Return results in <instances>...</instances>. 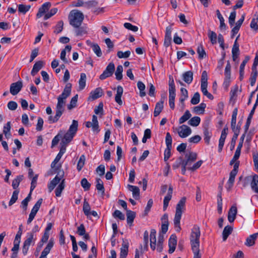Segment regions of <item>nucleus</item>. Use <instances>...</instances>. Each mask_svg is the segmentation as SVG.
<instances>
[{"mask_svg":"<svg viewBox=\"0 0 258 258\" xmlns=\"http://www.w3.org/2000/svg\"><path fill=\"white\" fill-rule=\"evenodd\" d=\"M72 89V84L67 83L62 92L57 97V103L55 108V115L54 116H49L48 120L49 123L56 122L64 111V107L66 99L70 95Z\"/></svg>","mask_w":258,"mask_h":258,"instance_id":"obj_1","label":"nucleus"},{"mask_svg":"<svg viewBox=\"0 0 258 258\" xmlns=\"http://www.w3.org/2000/svg\"><path fill=\"white\" fill-rule=\"evenodd\" d=\"M200 228L197 225H195L191 229L190 235V242L193 253H200Z\"/></svg>","mask_w":258,"mask_h":258,"instance_id":"obj_2","label":"nucleus"},{"mask_svg":"<svg viewBox=\"0 0 258 258\" xmlns=\"http://www.w3.org/2000/svg\"><path fill=\"white\" fill-rule=\"evenodd\" d=\"M186 198L182 197L178 202L176 207V213L174 219V224L175 230L179 232L181 230L180 219L182 212L185 210Z\"/></svg>","mask_w":258,"mask_h":258,"instance_id":"obj_3","label":"nucleus"},{"mask_svg":"<svg viewBox=\"0 0 258 258\" xmlns=\"http://www.w3.org/2000/svg\"><path fill=\"white\" fill-rule=\"evenodd\" d=\"M84 19V14L78 10H72L69 15L70 24L74 28L81 26Z\"/></svg>","mask_w":258,"mask_h":258,"instance_id":"obj_4","label":"nucleus"},{"mask_svg":"<svg viewBox=\"0 0 258 258\" xmlns=\"http://www.w3.org/2000/svg\"><path fill=\"white\" fill-rule=\"evenodd\" d=\"M78 122L76 120H73L67 132L64 134L61 142L64 145H67L73 139L78 130Z\"/></svg>","mask_w":258,"mask_h":258,"instance_id":"obj_5","label":"nucleus"},{"mask_svg":"<svg viewBox=\"0 0 258 258\" xmlns=\"http://www.w3.org/2000/svg\"><path fill=\"white\" fill-rule=\"evenodd\" d=\"M36 240V235H33L32 233H27L26 239L24 241L22 247V252L24 255L27 253L30 245L31 244H34Z\"/></svg>","mask_w":258,"mask_h":258,"instance_id":"obj_6","label":"nucleus"},{"mask_svg":"<svg viewBox=\"0 0 258 258\" xmlns=\"http://www.w3.org/2000/svg\"><path fill=\"white\" fill-rule=\"evenodd\" d=\"M115 71V65L113 62H110L103 71V73L100 75L99 79L103 80L106 78L111 77Z\"/></svg>","mask_w":258,"mask_h":258,"instance_id":"obj_7","label":"nucleus"},{"mask_svg":"<svg viewBox=\"0 0 258 258\" xmlns=\"http://www.w3.org/2000/svg\"><path fill=\"white\" fill-rule=\"evenodd\" d=\"M179 136L182 138H185L190 135L191 133V128L186 125L183 124L177 128H176Z\"/></svg>","mask_w":258,"mask_h":258,"instance_id":"obj_8","label":"nucleus"},{"mask_svg":"<svg viewBox=\"0 0 258 258\" xmlns=\"http://www.w3.org/2000/svg\"><path fill=\"white\" fill-rule=\"evenodd\" d=\"M228 128L227 126H225L221 132V135L219 141L218 151L221 152L223 149L225 139L228 134Z\"/></svg>","mask_w":258,"mask_h":258,"instance_id":"obj_9","label":"nucleus"},{"mask_svg":"<svg viewBox=\"0 0 258 258\" xmlns=\"http://www.w3.org/2000/svg\"><path fill=\"white\" fill-rule=\"evenodd\" d=\"M23 87L22 81H17L12 83L10 86V92L13 95H17Z\"/></svg>","mask_w":258,"mask_h":258,"instance_id":"obj_10","label":"nucleus"},{"mask_svg":"<svg viewBox=\"0 0 258 258\" xmlns=\"http://www.w3.org/2000/svg\"><path fill=\"white\" fill-rule=\"evenodd\" d=\"M51 6L50 2H46L44 3L39 9L38 12L36 15L37 18L41 17L46 12L48 11Z\"/></svg>","mask_w":258,"mask_h":258,"instance_id":"obj_11","label":"nucleus"},{"mask_svg":"<svg viewBox=\"0 0 258 258\" xmlns=\"http://www.w3.org/2000/svg\"><path fill=\"white\" fill-rule=\"evenodd\" d=\"M173 192V187L171 185H170L168 190L167 195L165 197L163 200V210L165 211L168 206L169 202L171 199L172 195Z\"/></svg>","mask_w":258,"mask_h":258,"instance_id":"obj_12","label":"nucleus"},{"mask_svg":"<svg viewBox=\"0 0 258 258\" xmlns=\"http://www.w3.org/2000/svg\"><path fill=\"white\" fill-rule=\"evenodd\" d=\"M173 192V187L171 185H170L168 190L167 195L165 197L163 200V210L165 211L168 206L169 202L171 199L172 195Z\"/></svg>","mask_w":258,"mask_h":258,"instance_id":"obj_13","label":"nucleus"},{"mask_svg":"<svg viewBox=\"0 0 258 258\" xmlns=\"http://www.w3.org/2000/svg\"><path fill=\"white\" fill-rule=\"evenodd\" d=\"M63 175V172L61 175H60L58 176L57 175L55 176V177L50 182V183L48 185V188L49 189V192L52 191V190L54 188L55 186L59 183L61 179L62 176Z\"/></svg>","mask_w":258,"mask_h":258,"instance_id":"obj_14","label":"nucleus"},{"mask_svg":"<svg viewBox=\"0 0 258 258\" xmlns=\"http://www.w3.org/2000/svg\"><path fill=\"white\" fill-rule=\"evenodd\" d=\"M44 65L43 61L39 60L35 63L33 66V69L31 72V75L32 76H35L37 73L42 68Z\"/></svg>","mask_w":258,"mask_h":258,"instance_id":"obj_15","label":"nucleus"},{"mask_svg":"<svg viewBox=\"0 0 258 258\" xmlns=\"http://www.w3.org/2000/svg\"><path fill=\"white\" fill-rule=\"evenodd\" d=\"M102 94V89L100 87L97 88L91 92L89 98H91L92 100H95L101 97Z\"/></svg>","mask_w":258,"mask_h":258,"instance_id":"obj_16","label":"nucleus"},{"mask_svg":"<svg viewBox=\"0 0 258 258\" xmlns=\"http://www.w3.org/2000/svg\"><path fill=\"white\" fill-rule=\"evenodd\" d=\"M204 136L205 143L209 145L210 144V139L212 136V133L209 130V125L207 124L204 126Z\"/></svg>","mask_w":258,"mask_h":258,"instance_id":"obj_17","label":"nucleus"},{"mask_svg":"<svg viewBox=\"0 0 258 258\" xmlns=\"http://www.w3.org/2000/svg\"><path fill=\"white\" fill-rule=\"evenodd\" d=\"M237 208L236 206H232L231 207L228 212V219L229 222L232 223L234 221L237 214Z\"/></svg>","mask_w":258,"mask_h":258,"instance_id":"obj_18","label":"nucleus"},{"mask_svg":"<svg viewBox=\"0 0 258 258\" xmlns=\"http://www.w3.org/2000/svg\"><path fill=\"white\" fill-rule=\"evenodd\" d=\"M127 188L129 190L132 191L133 197L136 200L140 198V189L138 186L128 184Z\"/></svg>","mask_w":258,"mask_h":258,"instance_id":"obj_19","label":"nucleus"},{"mask_svg":"<svg viewBox=\"0 0 258 258\" xmlns=\"http://www.w3.org/2000/svg\"><path fill=\"white\" fill-rule=\"evenodd\" d=\"M193 72L191 71H187L182 74L183 81L187 84H190L193 80Z\"/></svg>","mask_w":258,"mask_h":258,"instance_id":"obj_20","label":"nucleus"},{"mask_svg":"<svg viewBox=\"0 0 258 258\" xmlns=\"http://www.w3.org/2000/svg\"><path fill=\"white\" fill-rule=\"evenodd\" d=\"M258 236V233H254L249 236L246 239L245 244L247 246H251L255 243V241Z\"/></svg>","mask_w":258,"mask_h":258,"instance_id":"obj_21","label":"nucleus"},{"mask_svg":"<svg viewBox=\"0 0 258 258\" xmlns=\"http://www.w3.org/2000/svg\"><path fill=\"white\" fill-rule=\"evenodd\" d=\"M122 93H123L122 87L120 86H117V90H116V94L115 97V100L119 105L122 104V101L121 99Z\"/></svg>","mask_w":258,"mask_h":258,"instance_id":"obj_22","label":"nucleus"},{"mask_svg":"<svg viewBox=\"0 0 258 258\" xmlns=\"http://www.w3.org/2000/svg\"><path fill=\"white\" fill-rule=\"evenodd\" d=\"M163 104L164 101L161 100L159 102H158L155 105L154 111V116L155 117H157L158 116L163 108Z\"/></svg>","mask_w":258,"mask_h":258,"instance_id":"obj_23","label":"nucleus"},{"mask_svg":"<svg viewBox=\"0 0 258 258\" xmlns=\"http://www.w3.org/2000/svg\"><path fill=\"white\" fill-rule=\"evenodd\" d=\"M251 188L255 193L258 194V175L254 174L250 183Z\"/></svg>","mask_w":258,"mask_h":258,"instance_id":"obj_24","label":"nucleus"},{"mask_svg":"<svg viewBox=\"0 0 258 258\" xmlns=\"http://www.w3.org/2000/svg\"><path fill=\"white\" fill-rule=\"evenodd\" d=\"M233 230V228L231 226H226L225 227L223 232H222V238L223 241H226L229 236L230 234L232 233Z\"/></svg>","mask_w":258,"mask_h":258,"instance_id":"obj_25","label":"nucleus"},{"mask_svg":"<svg viewBox=\"0 0 258 258\" xmlns=\"http://www.w3.org/2000/svg\"><path fill=\"white\" fill-rule=\"evenodd\" d=\"M126 221L128 224L130 225H132L134 222V219L136 217V213L131 210H127L126 211Z\"/></svg>","mask_w":258,"mask_h":258,"instance_id":"obj_26","label":"nucleus"},{"mask_svg":"<svg viewBox=\"0 0 258 258\" xmlns=\"http://www.w3.org/2000/svg\"><path fill=\"white\" fill-rule=\"evenodd\" d=\"M92 130L94 132H96L98 133L99 132V123L97 119V117L95 115H93L92 116Z\"/></svg>","mask_w":258,"mask_h":258,"instance_id":"obj_27","label":"nucleus"},{"mask_svg":"<svg viewBox=\"0 0 258 258\" xmlns=\"http://www.w3.org/2000/svg\"><path fill=\"white\" fill-rule=\"evenodd\" d=\"M181 96L179 98V101L182 104L183 107L184 106V101L188 98V92L187 90L184 88H181L180 89Z\"/></svg>","mask_w":258,"mask_h":258,"instance_id":"obj_28","label":"nucleus"},{"mask_svg":"<svg viewBox=\"0 0 258 258\" xmlns=\"http://www.w3.org/2000/svg\"><path fill=\"white\" fill-rule=\"evenodd\" d=\"M24 176L23 175H20L17 176L12 181V187L15 190H18L17 188L20 184L21 181L23 180Z\"/></svg>","mask_w":258,"mask_h":258,"instance_id":"obj_29","label":"nucleus"},{"mask_svg":"<svg viewBox=\"0 0 258 258\" xmlns=\"http://www.w3.org/2000/svg\"><path fill=\"white\" fill-rule=\"evenodd\" d=\"M86 75L85 73H81L79 81V88L80 90H83L86 86Z\"/></svg>","mask_w":258,"mask_h":258,"instance_id":"obj_30","label":"nucleus"},{"mask_svg":"<svg viewBox=\"0 0 258 258\" xmlns=\"http://www.w3.org/2000/svg\"><path fill=\"white\" fill-rule=\"evenodd\" d=\"M255 109L254 108L252 107V108L248 116V117L247 118V120H246V123H245V124L244 125L245 134H246L248 128H249V125H250V122H251V120L252 119V116H253V115L254 114V112L255 111Z\"/></svg>","mask_w":258,"mask_h":258,"instance_id":"obj_31","label":"nucleus"},{"mask_svg":"<svg viewBox=\"0 0 258 258\" xmlns=\"http://www.w3.org/2000/svg\"><path fill=\"white\" fill-rule=\"evenodd\" d=\"M128 244L122 243L120 248V258H126L128 253Z\"/></svg>","mask_w":258,"mask_h":258,"instance_id":"obj_32","label":"nucleus"},{"mask_svg":"<svg viewBox=\"0 0 258 258\" xmlns=\"http://www.w3.org/2000/svg\"><path fill=\"white\" fill-rule=\"evenodd\" d=\"M65 186L64 179H63L59 184L55 190V196L56 197H60L62 190L64 189Z\"/></svg>","mask_w":258,"mask_h":258,"instance_id":"obj_33","label":"nucleus"},{"mask_svg":"<svg viewBox=\"0 0 258 258\" xmlns=\"http://www.w3.org/2000/svg\"><path fill=\"white\" fill-rule=\"evenodd\" d=\"M206 107V104L205 103H201L199 105L194 108V111L197 114H203Z\"/></svg>","mask_w":258,"mask_h":258,"instance_id":"obj_34","label":"nucleus"},{"mask_svg":"<svg viewBox=\"0 0 258 258\" xmlns=\"http://www.w3.org/2000/svg\"><path fill=\"white\" fill-rule=\"evenodd\" d=\"M96 189L98 191H100L101 192V194L102 195H104L105 193V189L103 185V182L102 181V180L99 178H97L96 179Z\"/></svg>","mask_w":258,"mask_h":258,"instance_id":"obj_35","label":"nucleus"},{"mask_svg":"<svg viewBox=\"0 0 258 258\" xmlns=\"http://www.w3.org/2000/svg\"><path fill=\"white\" fill-rule=\"evenodd\" d=\"M63 133L64 132L63 131H60L58 134L54 137L52 140L51 148H53L58 143L60 139L62 138Z\"/></svg>","mask_w":258,"mask_h":258,"instance_id":"obj_36","label":"nucleus"},{"mask_svg":"<svg viewBox=\"0 0 258 258\" xmlns=\"http://www.w3.org/2000/svg\"><path fill=\"white\" fill-rule=\"evenodd\" d=\"M257 22L258 15L256 13L254 15L253 18H252L250 25V28L256 31L258 30Z\"/></svg>","mask_w":258,"mask_h":258,"instance_id":"obj_37","label":"nucleus"},{"mask_svg":"<svg viewBox=\"0 0 258 258\" xmlns=\"http://www.w3.org/2000/svg\"><path fill=\"white\" fill-rule=\"evenodd\" d=\"M216 12L217 16L220 21V28L221 29H225L226 26L224 23V18L219 10H217Z\"/></svg>","mask_w":258,"mask_h":258,"instance_id":"obj_38","label":"nucleus"},{"mask_svg":"<svg viewBox=\"0 0 258 258\" xmlns=\"http://www.w3.org/2000/svg\"><path fill=\"white\" fill-rule=\"evenodd\" d=\"M208 36L212 44H215L217 43V35L215 32L209 30L208 32Z\"/></svg>","mask_w":258,"mask_h":258,"instance_id":"obj_39","label":"nucleus"},{"mask_svg":"<svg viewBox=\"0 0 258 258\" xmlns=\"http://www.w3.org/2000/svg\"><path fill=\"white\" fill-rule=\"evenodd\" d=\"M163 241H164V235L163 234H161V233H159V235L158 236L157 247V250L159 252H161L163 250Z\"/></svg>","mask_w":258,"mask_h":258,"instance_id":"obj_40","label":"nucleus"},{"mask_svg":"<svg viewBox=\"0 0 258 258\" xmlns=\"http://www.w3.org/2000/svg\"><path fill=\"white\" fill-rule=\"evenodd\" d=\"M18 12L20 13L25 14L31 8L30 5H25L23 4H20L18 5Z\"/></svg>","mask_w":258,"mask_h":258,"instance_id":"obj_41","label":"nucleus"},{"mask_svg":"<svg viewBox=\"0 0 258 258\" xmlns=\"http://www.w3.org/2000/svg\"><path fill=\"white\" fill-rule=\"evenodd\" d=\"M11 122L8 121L6 124L4 126L3 129V133L5 134V136L6 138L8 139L11 136V134L10 133V130H11Z\"/></svg>","mask_w":258,"mask_h":258,"instance_id":"obj_42","label":"nucleus"},{"mask_svg":"<svg viewBox=\"0 0 258 258\" xmlns=\"http://www.w3.org/2000/svg\"><path fill=\"white\" fill-rule=\"evenodd\" d=\"M201 121V118L199 116H194L188 121V124L192 126H197Z\"/></svg>","mask_w":258,"mask_h":258,"instance_id":"obj_43","label":"nucleus"},{"mask_svg":"<svg viewBox=\"0 0 258 258\" xmlns=\"http://www.w3.org/2000/svg\"><path fill=\"white\" fill-rule=\"evenodd\" d=\"M191 115L189 110H187L184 114L179 118V123L182 124L190 118Z\"/></svg>","mask_w":258,"mask_h":258,"instance_id":"obj_44","label":"nucleus"},{"mask_svg":"<svg viewBox=\"0 0 258 258\" xmlns=\"http://www.w3.org/2000/svg\"><path fill=\"white\" fill-rule=\"evenodd\" d=\"M53 244L54 243L53 240L50 239L47 245L43 249L41 253L47 255L50 252V251L51 249L52 248Z\"/></svg>","mask_w":258,"mask_h":258,"instance_id":"obj_45","label":"nucleus"},{"mask_svg":"<svg viewBox=\"0 0 258 258\" xmlns=\"http://www.w3.org/2000/svg\"><path fill=\"white\" fill-rule=\"evenodd\" d=\"M208 85H201V91L205 96H206L209 99L212 100L214 98L213 96L207 90Z\"/></svg>","mask_w":258,"mask_h":258,"instance_id":"obj_46","label":"nucleus"},{"mask_svg":"<svg viewBox=\"0 0 258 258\" xmlns=\"http://www.w3.org/2000/svg\"><path fill=\"white\" fill-rule=\"evenodd\" d=\"M90 206L88 202L86 201V199L85 200L83 204V211L84 212V214L89 216L90 215Z\"/></svg>","mask_w":258,"mask_h":258,"instance_id":"obj_47","label":"nucleus"},{"mask_svg":"<svg viewBox=\"0 0 258 258\" xmlns=\"http://www.w3.org/2000/svg\"><path fill=\"white\" fill-rule=\"evenodd\" d=\"M185 158L190 163L195 161L197 158V154L195 152H190L188 154H186Z\"/></svg>","mask_w":258,"mask_h":258,"instance_id":"obj_48","label":"nucleus"},{"mask_svg":"<svg viewBox=\"0 0 258 258\" xmlns=\"http://www.w3.org/2000/svg\"><path fill=\"white\" fill-rule=\"evenodd\" d=\"M137 87L140 90V95L143 97L146 95V92H145V85L141 81H139L137 83Z\"/></svg>","mask_w":258,"mask_h":258,"instance_id":"obj_49","label":"nucleus"},{"mask_svg":"<svg viewBox=\"0 0 258 258\" xmlns=\"http://www.w3.org/2000/svg\"><path fill=\"white\" fill-rule=\"evenodd\" d=\"M19 193V190H15L13 191L12 196L11 200L9 203V206H11L17 201V200H18Z\"/></svg>","mask_w":258,"mask_h":258,"instance_id":"obj_50","label":"nucleus"},{"mask_svg":"<svg viewBox=\"0 0 258 258\" xmlns=\"http://www.w3.org/2000/svg\"><path fill=\"white\" fill-rule=\"evenodd\" d=\"M236 120H231V127L234 135H239L240 133L239 125H236Z\"/></svg>","mask_w":258,"mask_h":258,"instance_id":"obj_51","label":"nucleus"},{"mask_svg":"<svg viewBox=\"0 0 258 258\" xmlns=\"http://www.w3.org/2000/svg\"><path fill=\"white\" fill-rule=\"evenodd\" d=\"M98 5V2L96 0H91L85 3L84 7L89 9L96 7Z\"/></svg>","mask_w":258,"mask_h":258,"instance_id":"obj_52","label":"nucleus"},{"mask_svg":"<svg viewBox=\"0 0 258 258\" xmlns=\"http://www.w3.org/2000/svg\"><path fill=\"white\" fill-rule=\"evenodd\" d=\"M123 72V68L122 66L119 65L117 67L116 72H115V75L116 79L117 80H120L122 78V73Z\"/></svg>","mask_w":258,"mask_h":258,"instance_id":"obj_53","label":"nucleus"},{"mask_svg":"<svg viewBox=\"0 0 258 258\" xmlns=\"http://www.w3.org/2000/svg\"><path fill=\"white\" fill-rule=\"evenodd\" d=\"M91 47L94 52L98 57L101 56L102 53L99 46L97 44H93L91 45Z\"/></svg>","mask_w":258,"mask_h":258,"instance_id":"obj_54","label":"nucleus"},{"mask_svg":"<svg viewBox=\"0 0 258 258\" xmlns=\"http://www.w3.org/2000/svg\"><path fill=\"white\" fill-rule=\"evenodd\" d=\"M197 53L199 54V57L200 59H203L206 56V52L202 44L198 46L197 48Z\"/></svg>","mask_w":258,"mask_h":258,"instance_id":"obj_55","label":"nucleus"},{"mask_svg":"<svg viewBox=\"0 0 258 258\" xmlns=\"http://www.w3.org/2000/svg\"><path fill=\"white\" fill-rule=\"evenodd\" d=\"M77 28V29L75 30V33L76 36H83V35L86 34L87 33L86 27L80 26L79 28Z\"/></svg>","mask_w":258,"mask_h":258,"instance_id":"obj_56","label":"nucleus"},{"mask_svg":"<svg viewBox=\"0 0 258 258\" xmlns=\"http://www.w3.org/2000/svg\"><path fill=\"white\" fill-rule=\"evenodd\" d=\"M78 95L76 94L75 96H74L70 102V104L68 106V108L69 110L75 108L77 105V102L78 101Z\"/></svg>","mask_w":258,"mask_h":258,"instance_id":"obj_57","label":"nucleus"},{"mask_svg":"<svg viewBox=\"0 0 258 258\" xmlns=\"http://www.w3.org/2000/svg\"><path fill=\"white\" fill-rule=\"evenodd\" d=\"M31 193L30 192L28 196L22 201L21 203V207L25 211L27 209V206L28 204V202L30 201L31 199Z\"/></svg>","mask_w":258,"mask_h":258,"instance_id":"obj_58","label":"nucleus"},{"mask_svg":"<svg viewBox=\"0 0 258 258\" xmlns=\"http://www.w3.org/2000/svg\"><path fill=\"white\" fill-rule=\"evenodd\" d=\"M85 157L82 155L80 157L77 164V169L79 171H81L85 164Z\"/></svg>","mask_w":258,"mask_h":258,"instance_id":"obj_59","label":"nucleus"},{"mask_svg":"<svg viewBox=\"0 0 258 258\" xmlns=\"http://www.w3.org/2000/svg\"><path fill=\"white\" fill-rule=\"evenodd\" d=\"M57 11L58 10L56 8L51 9L49 12L45 14L44 16V20H46L48 19L49 18L53 16L54 15H55L57 13Z\"/></svg>","mask_w":258,"mask_h":258,"instance_id":"obj_60","label":"nucleus"},{"mask_svg":"<svg viewBox=\"0 0 258 258\" xmlns=\"http://www.w3.org/2000/svg\"><path fill=\"white\" fill-rule=\"evenodd\" d=\"M112 216L115 218H118L120 220H124L125 219L124 215L119 210H116L112 214Z\"/></svg>","mask_w":258,"mask_h":258,"instance_id":"obj_61","label":"nucleus"},{"mask_svg":"<svg viewBox=\"0 0 258 258\" xmlns=\"http://www.w3.org/2000/svg\"><path fill=\"white\" fill-rule=\"evenodd\" d=\"M200 100V95L199 92H196L194 94L193 97L191 98L190 102L193 105L197 104L199 103Z\"/></svg>","mask_w":258,"mask_h":258,"instance_id":"obj_62","label":"nucleus"},{"mask_svg":"<svg viewBox=\"0 0 258 258\" xmlns=\"http://www.w3.org/2000/svg\"><path fill=\"white\" fill-rule=\"evenodd\" d=\"M94 112L96 114H100L101 115L103 114V103L102 102H100L98 105L95 107Z\"/></svg>","mask_w":258,"mask_h":258,"instance_id":"obj_63","label":"nucleus"},{"mask_svg":"<svg viewBox=\"0 0 258 258\" xmlns=\"http://www.w3.org/2000/svg\"><path fill=\"white\" fill-rule=\"evenodd\" d=\"M81 184L85 190H88L90 188L91 184L85 178H84L81 180Z\"/></svg>","mask_w":258,"mask_h":258,"instance_id":"obj_64","label":"nucleus"}]
</instances>
